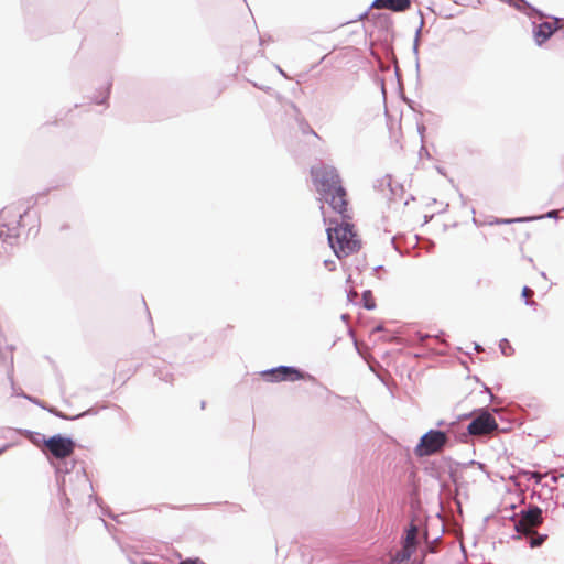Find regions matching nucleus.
Wrapping results in <instances>:
<instances>
[{"instance_id":"obj_3","label":"nucleus","mask_w":564,"mask_h":564,"mask_svg":"<svg viewBox=\"0 0 564 564\" xmlns=\"http://www.w3.org/2000/svg\"><path fill=\"white\" fill-rule=\"evenodd\" d=\"M29 208L18 205L4 207L0 210V252L9 254L18 245L22 218L28 215Z\"/></svg>"},{"instance_id":"obj_31","label":"nucleus","mask_w":564,"mask_h":564,"mask_svg":"<svg viewBox=\"0 0 564 564\" xmlns=\"http://www.w3.org/2000/svg\"><path fill=\"white\" fill-rule=\"evenodd\" d=\"M473 414H475L474 412L473 413H464V414H460L457 416V420L456 421H462V420H467V419H473Z\"/></svg>"},{"instance_id":"obj_12","label":"nucleus","mask_w":564,"mask_h":564,"mask_svg":"<svg viewBox=\"0 0 564 564\" xmlns=\"http://www.w3.org/2000/svg\"><path fill=\"white\" fill-rule=\"evenodd\" d=\"M362 305L366 310H373L376 307L375 300L372 297V293L370 290H366L362 292Z\"/></svg>"},{"instance_id":"obj_24","label":"nucleus","mask_w":564,"mask_h":564,"mask_svg":"<svg viewBox=\"0 0 564 564\" xmlns=\"http://www.w3.org/2000/svg\"><path fill=\"white\" fill-rule=\"evenodd\" d=\"M178 564H206L198 557H187L178 562Z\"/></svg>"},{"instance_id":"obj_26","label":"nucleus","mask_w":564,"mask_h":564,"mask_svg":"<svg viewBox=\"0 0 564 564\" xmlns=\"http://www.w3.org/2000/svg\"><path fill=\"white\" fill-rule=\"evenodd\" d=\"M557 215H558V212L554 209V210H550V212H547V213H546L545 215H543V216L530 217V218H531V220H534V219H542V218H544V217H546V218H557Z\"/></svg>"},{"instance_id":"obj_30","label":"nucleus","mask_w":564,"mask_h":564,"mask_svg":"<svg viewBox=\"0 0 564 564\" xmlns=\"http://www.w3.org/2000/svg\"><path fill=\"white\" fill-rule=\"evenodd\" d=\"M420 14H422V13L420 12ZM421 17H422V19H421L420 25H419V28H417V30L415 32V37H414V39H419V40H420V35H421V30H422V28L424 25L423 15H421Z\"/></svg>"},{"instance_id":"obj_16","label":"nucleus","mask_w":564,"mask_h":564,"mask_svg":"<svg viewBox=\"0 0 564 564\" xmlns=\"http://www.w3.org/2000/svg\"><path fill=\"white\" fill-rule=\"evenodd\" d=\"M46 411H48L50 413L54 414L55 416L59 417V419H63V420H76V419H79L82 416H85L88 412H83L76 416H67L65 415L63 412L58 411L57 409L55 408H51V406H47Z\"/></svg>"},{"instance_id":"obj_11","label":"nucleus","mask_w":564,"mask_h":564,"mask_svg":"<svg viewBox=\"0 0 564 564\" xmlns=\"http://www.w3.org/2000/svg\"><path fill=\"white\" fill-rule=\"evenodd\" d=\"M417 528L415 524L411 523L409 529L406 530V535H405V539H404V543L403 545L405 546V549H412V550H416V546H417Z\"/></svg>"},{"instance_id":"obj_1","label":"nucleus","mask_w":564,"mask_h":564,"mask_svg":"<svg viewBox=\"0 0 564 564\" xmlns=\"http://www.w3.org/2000/svg\"><path fill=\"white\" fill-rule=\"evenodd\" d=\"M311 175L321 200L327 203L330 208L343 217L340 224L326 229L330 248L338 259L347 257L360 248L359 240L352 230V224L345 221L349 219L347 214L346 189L341 184L338 171L332 165L319 164L312 166Z\"/></svg>"},{"instance_id":"obj_37","label":"nucleus","mask_w":564,"mask_h":564,"mask_svg":"<svg viewBox=\"0 0 564 564\" xmlns=\"http://www.w3.org/2000/svg\"><path fill=\"white\" fill-rule=\"evenodd\" d=\"M475 350L481 351L482 347L480 345H478L477 343H475Z\"/></svg>"},{"instance_id":"obj_34","label":"nucleus","mask_w":564,"mask_h":564,"mask_svg":"<svg viewBox=\"0 0 564 564\" xmlns=\"http://www.w3.org/2000/svg\"><path fill=\"white\" fill-rule=\"evenodd\" d=\"M43 436L42 434L40 433H35V436L31 438V441L35 444H37L40 442V437H41V441L43 442Z\"/></svg>"},{"instance_id":"obj_14","label":"nucleus","mask_w":564,"mask_h":564,"mask_svg":"<svg viewBox=\"0 0 564 564\" xmlns=\"http://www.w3.org/2000/svg\"><path fill=\"white\" fill-rule=\"evenodd\" d=\"M46 411H48L50 413L54 414L55 416L59 417V419H63V420H76V419H79L82 416H85L88 412H83L76 416H67L65 415L63 412L58 411L57 409L55 408H51V406H47Z\"/></svg>"},{"instance_id":"obj_43","label":"nucleus","mask_w":564,"mask_h":564,"mask_svg":"<svg viewBox=\"0 0 564 564\" xmlns=\"http://www.w3.org/2000/svg\"><path fill=\"white\" fill-rule=\"evenodd\" d=\"M93 498H94L95 500H97V498H96V497H94V495H93V494H89V499H93Z\"/></svg>"},{"instance_id":"obj_38","label":"nucleus","mask_w":564,"mask_h":564,"mask_svg":"<svg viewBox=\"0 0 564 564\" xmlns=\"http://www.w3.org/2000/svg\"><path fill=\"white\" fill-rule=\"evenodd\" d=\"M9 447V445H4L0 448V455Z\"/></svg>"},{"instance_id":"obj_7","label":"nucleus","mask_w":564,"mask_h":564,"mask_svg":"<svg viewBox=\"0 0 564 564\" xmlns=\"http://www.w3.org/2000/svg\"><path fill=\"white\" fill-rule=\"evenodd\" d=\"M542 513V509L538 506H529L525 509H521L519 512L521 518L519 520H516V514L511 517V520L514 521L516 531L519 534H531L535 528L543 523Z\"/></svg>"},{"instance_id":"obj_44","label":"nucleus","mask_w":564,"mask_h":564,"mask_svg":"<svg viewBox=\"0 0 564 564\" xmlns=\"http://www.w3.org/2000/svg\"><path fill=\"white\" fill-rule=\"evenodd\" d=\"M424 130H425V127H424V126H422V127H420V128H419V131H424Z\"/></svg>"},{"instance_id":"obj_13","label":"nucleus","mask_w":564,"mask_h":564,"mask_svg":"<svg viewBox=\"0 0 564 564\" xmlns=\"http://www.w3.org/2000/svg\"><path fill=\"white\" fill-rule=\"evenodd\" d=\"M111 80H107L106 84H105V87L102 88V91H100V95H101V98H94V101L98 105H102L106 102V100L108 99L109 95H110V88H111Z\"/></svg>"},{"instance_id":"obj_15","label":"nucleus","mask_w":564,"mask_h":564,"mask_svg":"<svg viewBox=\"0 0 564 564\" xmlns=\"http://www.w3.org/2000/svg\"><path fill=\"white\" fill-rule=\"evenodd\" d=\"M46 411H48L50 413L54 414L55 416L59 417V419H63V420H76V419H79L82 416H85L88 412H83L76 416H67L65 415L63 412L58 411L57 409L55 408H51V406H47Z\"/></svg>"},{"instance_id":"obj_18","label":"nucleus","mask_w":564,"mask_h":564,"mask_svg":"<svg viewBox=\"0 0 564 564\" xmlns=\"http://www.w3.org/2000/svg\"><path fill=\"white\" fill-rule=\"evenodd\" d=\"M531 218H528V217H519V218H513V219H503V218H495V220L490 221L489 224L490 225H494V224H512V223H524V221H530Z\"/></svg>"},{"instance_id":"obj_32","label":"nucleus","mask_w":564,"mask_h":564,"mask_svg":"<svg viewBox=\"0 0 564 564\" xmlns=\"http://www.w3.org/2000/svg\"><path fill=\"white\" fill-rule=\"evenodd\" d=\"M357 296H358V294H357V292H356V291H354V290H350V291L347 293V299H348L350 302H352V301H354V299H355V297H357Z\"/></svg>"},{"instance_id":"obj_10","label":"nucleus","mask_w":564,"mask_h":564,"mask_svg":"<svg viewBox=\"0 0 564 564\" xmlns=\"http://www.w3.org/2000/svg\"><path fill=\"white\" fill-rule=\"evenodd\" d=\"M411 7V0H373L370 9H387L393 12H404Z\"/></svg>"},{"instance_id":"obj_19","label":"nucleus","mask_w":564,"mask_h":564,"mask_svg":"<svg viewBox=\"0 0 564 564\" xmlns=\"http://www.w3.org/2000/svg\"><path fill=\"white\" fill-rule=\"evenodd\" d=\"M499 348L501 354L505 356H510L513 352V348L510 346L508 339L503 338L499 343Z\"/></svg>"},{"instance_id":"obj_41","label":"nucleus","mask_w":564,"mask_h":564,"mask_svg":"<svg viewBox=\"0 0 564 564\" xmlns=\"http://www.w3.org/2000/svg\"><path fill=\"white\" fill-rule=\"evenodd\" d=\"M65 505H67V506L69 505V498L68 497H66V499H65Z\"/></svg>"},{"instance_id":"obj_5","label":"nucleus","mask_w":564,"mask_h":564,"mask_svg":"<svg viewBox=\"0 0 564 564\" xmlns=\"http://www.w3.org/2000/svg\"><path fill=\"white\" fill-rule=\"evenodd\" d=\"M475 416L467 425L466 432L458 436V442H467L468 436H484L498 431L499 425L494 415L486 409L481 408L474 411Z\"/></svg>"},{"instance_id":"obj_39","label":"nucleus","mask_w":564,"mask_h":564,"mask_svg":"<svg viewBox=\"0 0 564 564\" xmlns=\"http://www.w3.org/2000/svg\"><path fill=\"white\" fill-rule=\"evenodd\" d=\"M276 69L279 70V73H280L281 75L286 76V75H285V73H284V72L279 67V66H276Z\"/></svg>"},{"instance_id":"obj_8","label":"nucleus","mask_w":564,"mask_h":564,"mask_svg":"<svg viewBox=\"0 0 564 564\" xmlns=\"http://www.w3.org/2000/svg\"><path fill=\"white\" fill-rule=\"evenodd\" d=\"M261 375L270 382H294L297 380H315V378L312 375L304 372L294 366H278L271 369L263 370Z\"/></svg>"},{"instance_id":"obj_35","label":"nucleus","mask_w":564,"mask_h":564,"mask_svg":"<svg viewBox=\"0 0 564 564\" xmlns=\"http://www.w3.org/2000/svg\"><path fill=\"white\" fill-rule=\"evenodd\" d=\"M430 337H431V335H429V334H419V339L421 343H424L425 339H427Z\"/></svg>"},{"instance_id":"obj_33","label":"nucleus","mask_w":564,"mask_h":564,"mask_svg":"<svg viewBox=\"0 0 564 564\" xmlns=\"http://www.w3.org/2000/svg\"><path fill=\"white\" fill-rule=\"evenodd\" d=\"M447 423H448V422H446L445 420H438V421L436 422V426H437V427H443V430H445V429H447Z\"/></svg>"},{"instance_id":"obj_27","label":"nucleus","mask_w":564,"mask_h":564,"mask_svg":"<svg viewBox=\"0 0 564 564\" xmlns=\"http://www.w3.org/2000/svg\"><path fill=\"white\" fill-rule=\"evenodd\" d=\"M525 474L529 475V479H534L536 484H541L542 478L544 477L543 475L536 471H528Z\"/></svg>"},{"instance_id":"obj_22","label":"nucleus","mask_w":564,"mask_h":564,"mask_svg":"<svg viewBox=\"0 0 564 564\" xmlns=\"http://www.w3.org/2000/svg\"><path fill=\"white\" fill-rule=\"evenodd\" d=\"M414 552V550L405 549V546L403 545L401 552L397 554V558L400 561L409 560Z\"/></svg>"},{"instance_id":"obj_17","label":"nucleus","mask_w":564,"mask_h":564,"mask_svg":"<svg viewBox=\"0 0 564 564\" xmlns=\"http://www.w3.org/2000/svg\"><path fill=\"white\" fill-rule=\"evenodd\" d=\"M457 426H458V421H452V422L447 423V429L442 430V431L446 433V437L449 438V435H454L456 437V440L458 441V436L462 433H459V434L457 433Z\"/></svg>"},{"instance_id":"obj_4","label":"nucleus","mask_w":564,"mask_h":564,"mask_svg":"<svg viewBox=\"0 0 564 564\" xmlns=\"http://www.w3.org/2000/svg\"><path fill=\"white\" fill-rule=\"evenodd\" d=\"M55 464V473L57 482L63 495H67V485L74 482V487L70 489L73 495L78 492H87L93 489V485L86 475L83 467L76 469V462L74 459H57Z\"/></svg>"},{"instance_id":"obj_28","label":"nucleus","mask_w":564,"mask_h":564,"mask_svg":"<svg viewBox=\"0 0 564 564\" xmlns=\"http://www.w3.org/2000/svg\"><path fill=\"white\" fill-rule=\"evenodd\" d=\"M419 44H420L419 39H414V42H413V54L415 56V64H416L417 68H419Z\"/></svg>"},{"instance_id":"obj_6","label":"nucleus","mask_w":564,"mask_h":564,"mask_svg":"<svg viewBox=\"0 0 564 564\" xmlns=\"http://www.w3.org/2000/svg\"><path fill=\"white\" fill-rule=\"evenodd\" d=\"M448 444L446 433L438 429H431L424 433L416 446L414 454L417 457H427L441 453Z\"/></svg>"},{"instance_id":"obj_2","label":"nucleus","mask_w":564,"mask_h":564,"mask_svg":"<svg viewBox=\"0 0 564 564\" xmlns=\"http://www.w3.org/2000/svg\"><path fill=\"white\" fill-rule=\"evenodd\" d=\"M506 3L531 19L532 34L538 46H542L560 29L558 18H553L554 22L542 21L546 15L527 0H506Z\"/></svg>"},{"instance_id":"obj_36","label":"nucleus","mask_w":564,"mask_h":564,"mask_svg":"<svg viewBox=\"0 0 564 564\" xmlns=\"http://www.w3.org/2000/svg\"><path fill=\"white\" fill-rule=\"evenodd\" d=\"M383 330V326L382 325H378L373 328V332H381Z\"/></svg>"},{"instance_id":"obj_46","label":"nucleus","mask_w":564,"mask_h":564,"mask_svg":"<svg viewBox=\"0 0 564 564\" xmlns=\"http://www.w3.org/2000/svg\"><path fill=\"white\" fill-rule=\"evenodd\" d=\"M311 132L313 133V135L317 137V133L311 129Z\"/></svg>"},{"instance_id":"obj_42","label":"nucleus","mask_w":564,"mask_h":564,"mask_svg":"<svg viewBox=\"0 0 564 564\" xmlns=\"http://www.w3.org/2000/svg\"><path fill=\"white\" fill-rule=\"evenodd\" d=\"M541 276L546 279V273L545 272H541Z\"/></svg>"},{"instance_id":"obj_45","label":"nucleus","mask_w":564,"mask_h":564,"mask_svg":"<svg viewBox=\"0 0 564 564\" xmlns=\"http://www.w3.org/2000/svg\"><path fill=\"white\" fill-rule=\"evenodd\" d=\"M554 490H555V487H551V488L549 489V491H550V492H553Z\"/></svg>"},{"instance_id":"obj_40","label":"nucleus","mask_w":564,"mask_h":564,"mask_svg":"<svg viewBox=\"0 0 564 564\" xmlns=\"http://www.w3.org/2000/svg\"><path fill=\"white\" fill-rule=\"evenodd\" d=\"M551 480H552V482H554V484H555V482L557 481V477H556V476H552V477H551Z\"/></svg>"},{"instance_id":"obj_23","label":"nucleus","mask_w":564,"mask_h":564,"mask_svg":"<svg viewBox=\"0 0 564 564\" xmlns=\"http://www.w3.org/2000/svg\"><path fill=\"white\" fill-rule=\"evenodd\" d=\"M158 377L160 380H163L165 382H170L173 380V375L170 373L169 371H163V370H160L156 372Z\"/></svg>"},{"instance_id":"obj_25","label":"nucleus","mask_w":564,"mask_h":564,"mask_svg":"<svg viewBox=\"0 0 564 564\" xmlns=\"http://www.w3.org/2000/svg\"><path fill=\"white\" fill-rule=\"evenodd\" d=\"M23 398L28 399L29 401H31L32 403L39 405L40 408L46 410L47 409V405H45L42 401H40L39 399L36 398H33V397H30V395H26V394H21Z\"/></svg>"},{"instance_id":"obj_9","label":"nucleus","mask_w":564,"mask_h":564,"mask_svg":"<svg viewBox=\"0 0 564 564\" xmlns=\"http://www.w3.org/2000/svg\"><path fill=\"white\" fill-rule=\"evenodd\" d=\"M43 444L48 454L55 459L69 458L76 447V443L72 437L62 434H55L48 438L43 436Z\"/></svg>"},{"instance_id":"obj_29","label":"nucleus","mask_w":564,"mask_h":564,"mask_svg":"<svg viewBox=\"0 0 564 564\" xmlns=\"http://www.w3.org/2000/svg\"><path fill=\"white\" fill-rule=\"evenodd\" d=\"M324 265L329 270L334 271L336 269V262L334 260H325Z\"/></svg>"},{"instance_id":"obj_20","label":"nucleus","mask_w":564,"mask_h":564,"mask_svg":"<svg viewBox=\"0 0 564 564\" xmlns=\"http://www.w3.org/2000/svg\"><path fill=\"white\" fill-rule=\"evenodd\" d=\"M546 534H538L536 536L530 539L529 544L532 549L541 546L546 540Z\"/></svg>"},{"instance_id":"obj_21","label":"nucleus","mask_w":564,"mask_h":564,"mask_svg":"<svg viewBox=\"0 0 564 564\" xmlns=\"http://www.w3.org/2000/svg\"><path fill=\"white\" fill-rule=\"evenodd\" d=\"M532 290L529 288V286H523L522 289V292H521V296L523 297L524 300V303L525 305H529V306H536V302L535 301H531L528 299L529 294H532Z\"/></svg>"}]
</instances>
